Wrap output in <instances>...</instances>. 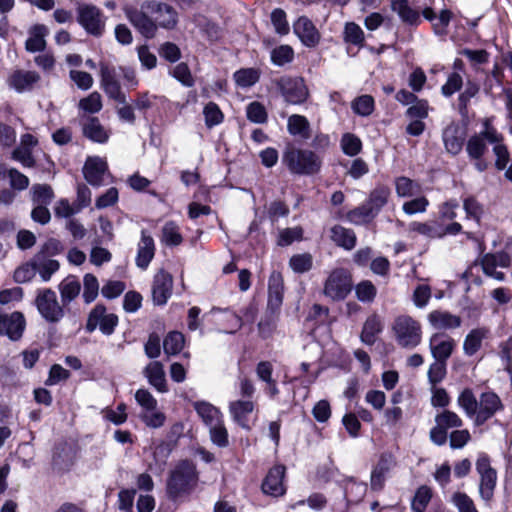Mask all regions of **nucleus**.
<instances>
[{
	"label": "nucleus",
	"mask_w": 512,
	"mask_h": 512,
	"mask_svg": "<svg viewBox=\"0 0 512 512\" xmlns=\"http://www.w3.org/2000/svg\"><path fill=\"white\" fill-rule=\"evenodd\" d=\"M125 15L135 29L146 39H153L158 28L172 30L178 23L176 9L164 2L146 0L139 9L129 8Z\"/></svg>",
	"instance_id": "1"
},
{
	"label": "nucleus",
	"mask_w": 512,
	"mask_h": 512,
	"mask_svg": "<svg viewBox=\"0 0 512 512\" xmlns=\"http://www.w3.org/2000/svg\"><path fill=\"white\" fill-rule=\"evenodd\" d=\"M282 163L293 175L313 176L321 171L323 161L315 151L290 146L283 152Z\"/></svg>",
	"instance_id": "2"
},
{
	"label": "nucleus",
	"mask_w": 512,
	"mask_h": 512,
	"mask_svg": "<svg viewBox=\"0 0 512 512\" xmlns=\"http://www.w3.org/2000/svg\"><path fill=\"white\" fill-rule=\"evenodd\" d=\"M197 481L195 465L191 461L183 460L171 471L167 481V492L175 500L191 493L196 487Z\"/></svg>",
	"instance_id": "3"
},
{
	"label": "nucleus",
	"mask_w": 512,
	"mask_h": 512,
	"mask_svg": "<svg viewBox=\"0 0 512 512\" xmlns=\"http://www.w3.org/2000/svg\"><path fill=\"white\" fill-rule=\"evenodd\" d=\"M392 331L397 344L402 348L413 349L422 340V326L409 315H399L394 319Z\"/></svg>",
	"instance_id": "4"
},
{
	"label": "nucleus",
	"mask_w": 512,
	"mask_h": 512,
	"mask_svg": "<svg viewBox=\"0 0 512 512\" xmlns=\"http://www.w3.org/2000/svg\"><path fill=\"white\" fill-rule=\"evenodd\" d=\"M35 305L39 314L49 323H58L65 316V306L59 303L55 291L50 288L38 290Z\"/></svg>",
	"instance_id": "5"
},
{
	"label": "nucleus",
	"mask_w": 512,
	"mask_h": 512,
	"mask_svg": "<svg viewBox=\"0 0 512 512\" xmlns=\"http://www.w3.org/2000/svg\"><path fill=\"white\" fill-rule=\"evenodd\" d=\"M352 290L350 273L343 268L334 269L324 283L323 293L333 301L344 300Z\"/></svg>",
	"instance_id": "6"
},
{
	"label": "nucleus",
	"mask_w": 512,
	"mask_h": 512,
	"mask_svg": "<svg viewBox=\"0 0 512 512\" xmlns=\"http://www.w3.org/2000/svg\"><path fill=\"white\" fill-rule=\"evenodd\" d=\"M105 16L95 5L80 4L77 7V22L86 33L101 37L105 32Z\"/></svg>",
	"instance_id": "7"
},
{
	"label": "nucleus",
	"mask_w": 512,
	"mask_h": 512,
	"mask_svg": "<svg viewBox=\"0 0 512 512\" xmlns=\"http://www.w3.org/2000/svg\"><path fill=\"white\" fill-rule=\"evenodd\" d=\"M435 423L436 425L429 432V438L435 445L443 446L447 442V431L460 428L463 420L456 412L445 409L436 414Z\"/></svg>",
	"instance_id": "8"
},
{
	"label": "nucleus",
	"mask_w": 512,
	"mask_h": 512,
	"mask_svg": "<svg viewBox=\"0 0 512 512\" xmlns=\"http://www.w3.org/2000/svg\"><path fill=\"white\" fill-rule=\"evenodd\" d=\"M476 471L480 475L479 495L484 501L489 502L494 496L497 472L491 467L488 455H479L476 461Z\"/></svg>",
	"instance_id": "9"
},
{
	"label": "nucleus",
	"mask_w": 512,
	"mask_h": 512,
	"mask_svg": "<svg viewBox=\"0 0 512 512\" xmlns=\"http://www.w3.org/2000/svg\"><path fill=\"white\" fill-rule=\"evenodd\" d=\"M277 86L289 104L299 105L308 98L309 91L302 78L281 77L277 81Z\"/></svg>",
	"instance_id": "10"
},
{
	"label": "nucleus",
	"mask_w": 512,
	"mask_h": 512,
	"mask_svg": "<svg viewBox=\"0 0 512 512\" xmlns=\"http://www.w3.org/2000/svg\"><path fill=\"white\" fill-rule=\"evenodd\" d=\"M118 324V317L113 313H106L103 305H96L88 316L86 330L93 332L97 327L105 335H111Z\"/></svg>",
	"instance_id": "11"
},
{
	"label": "nucleus",
	"mask_w": 512,
	"mask_h": 512,
	"mask_svg": "<svg viewBox=\"0 0 512 512\" xmlns=\"http://www.w3.org/2000/svg\"><path fill=\"white\" fill-rule=\"evenodd\" d=\"M502 409V401L496 393L491 391L481 393L478 400L477 412L473 418L474 424L476 426H482Z\"/></svg>",
	"instance_id": "12"
},
{
	"label": "nucleus",
	"mask_w": 512,
	"mask_h": 512,
	"mask_svg": "<svg viewBox=\"0 0 512 512\" xmlns=\"http://www.w3.org/2000/svg\"><path fill=\"white\" fill-rule=\"evenodd\" d=\"M510 264L511 257L505 251L486 253L480 258V265L482 267L483 273L497 281H504L505 274L503 272L496 271V268H507L510 266Z\"/></svg>",
	"instance_id": "13"
},
{
	"label": "nucleus",
	"mask_w": 512,
	"mask_h": 512,
	"mask_svg": "<svg viewBox=\"0 0 512 512\" xmlns=\"http://www.w3.org/2000/svg\"><path fill=\"white\" fill-rule=\"evenodd\" d=\"M101 86L109 98L118 103H125L126 97L117 79L116 69L106 63H100Z\"/></svg>",
	"instance_id": "14"
},
{
	"label": "nucleus",
	"mask_w": 512,
	"mask_h": 512,
	"mask_svg": "<svg viewBox=\"0 0 512 512\" xmlns=\"http://www.w3.org/2000/svg\"><path fill=\"white\" fill-rule=\"evenodd\" d=\"M25 325V318L21 312L4 313L0 311V335L17 341L22 337Z\"/></svg>",
	"instance_id": "15"
},
{
	"label": "nucleus",
	"mask_w": 512,
	"mask_h": 512,
	"mask_svg": "<svg viewBox=\"0 0 512 512\" xmlns=\"http://www.w3.org/2000/svg\"><path fill=\"white\" fill-rule=\"evenodd\" d=\"M293 31L305 47L314 48L320 43L321 34L307 16H300L293 23Z\"/></svg>",
	"instance_id": "16"
},
{
	"label": "nucleus",
	"mask_w": 512,
	"mask_h": 512,
	"mask_svg": "<svg viewBox=\"0 0 512 512\" xmlns=\"http://www.w3.org/2000/svg\"><path fill=\"white\" fill-rule=\"evenodd\" d=\"M83 174L90 185L99 187L104 184L105 177L109 175L108 164L101 157H88L83 167Z\"/></svg>",
	"instance_id": "17"
},
{
	"label": "nucleus",
	"mask_w": 512,
	"mask_h": 512,
	"mask_svg": "<svg viewBox=\"0 0 512 512\" xmlns=\"http://www.w3.org/2000/svg\"><path fill=\"white\" fill-rule=\"evenodd\" d=\"M173 278L165 270H159L153 280L152 298L156 305H164L172 295Z\"/></svg>",
	"instance_id": "18"
},
{
	"label": "nucleus",
	"mask_w": 512,
	"mask_h": 512,
	"mask_svg": "<svg viewBox=\"0 0 512 512\" xmlns=\"http://www.w3.org/2000/svg\"><path fill=\"white\" fill-rule=\"evenodd\" d=\"M40 79V74L36 71L16 69L8 77L7 83L16 92L24 93L33 90Z\"/></svg>",
	"instance_id": "19"
},
{
	"label": "nucleus",
	"mask_w": 512,
	"mask_h": 512,
	"mask_svg": "<svg viewBox=\"0 0 512 512\" xmlns=\"http://www.w3.org/2000/svg\"><path fill=\"white\" fill-rule=\"evenodd\" d=\"M285 471L286 468L283 465H276L268 471L261 485L264 494L279 497L285 493L286 490L283 484Z\"/></svg>",
	"instance_id": "20"
},
{
	"label": "nucleus",
	"mask_w": 512,
	"mask_h": 512,
	"mask_svg": "<svg viewBox=\"0 0 512 512\" xmlns=\"http://www.w3.org/2000/svg\"><path fill=\"white\" fill-rule=\"evenodd\" d=\"M82 134L92 142L104 144L110 138L109 131L101 124L95 116H87L80 121Z\"/></svg>",
	"instance_id": "21"
},
{
	"label": "nucleus",
	"mask_w": 512,
	"mask_h": 512,
	"mask_svg": "<svg viewBox=\"0 0 512 512\" xmlns=\"http://www.w3.org/2000/svg\"><path fill=\"white\" fill-rule=\"evenodd\" d=\"M38 144V140L30 133L23 134L20 138V144L12 152V158L20 162L24 167H33L35 159L32 155V149Z\"/></svg>",
	"instance_id": "22"
},
{
	"label": "nucleus",
	"mask_w": 512,
	"mask_h": 512,
	"mask_svg": "<svg viewBox=\"0 0 512 512\" xmlns=\"http://www.w3.org/2000/svg\"><path fill=\"white\" fill-rule=\"evenodd\" d=\"M395 461L391 454L384 453L380 456L376 466L373 468L371 473V489L374 491H380L383 489L385 484L386 475L394 467Z\"/></svg>",
	"instance_id": "23"
},
{
	"label": "nucleus",
	"mask_w": 512,
	"mask_h": 512,
	"mask_svg": "<svg viewBox=\"0 0 512 512\" xmlns=\"http://www.w3.org/2000/svg\"><path fill=\"white\" fill-rule=\"evenodd\" d=\"M429 324L437 330H453L462 324V319L448 311L434 310L427 316Z\"/></svg>",
	"instance_id": "24"
},
{
	"label": "nucleus",
	"mask_w": 512,
	"mask_h": 512,
	"mask_svg": "<svg viewBox=\"0 0 512 512\" xmlns=\"http://www.w3.org/2000/svg\"><path fill=\"white\" fill-rule=\"evenodd\" d=\"M455 347L452 338L443 339V335L435 333L430 337L429 348L432 356L437 361L446 362L451 356Z\"/></svg>",
	"instance_id": "25"
},
{
	"label": "nucleus",
	"mask_w": 512,
	"mask_h": 512,
	"mask_svg": "<svg viewBox=\"0 0 512 512\" xmlns=\"http://www.w3.org/2000/svg\"><path fill=\"white\" fill-rule=\"evenodd\" d=\"M155 255V243L151 235L147 234L146 231H142L141 239L138 243L136 265L138 268L145 270L148 268L150 262Z\"/></svg>",
	"instance_id": "26"
},
{
	"label": "nucleus",
	"mask_w": 512,
	"mask_h": 512,
	"mask_svg": "<svg viewBox=\"0 0 512 512\" xmlns=\"http://www.w3.org/2000/svg\"><path fill=\"white\" fill-rule=\"evenodd\" d=\"M445 149L452 155H457L463 148L465 134L456 124L448 125L442 133Z\"/></svg>",
	"instance_id": "27"
},
{
	"label": "nucleus",
	"mask_w": 512,
	"mask_h": 512,
	"mask_svg": "<svg viewBox=\"0 0 512 512\" xmlns=\"http://www.w3.org/2000/svg\"><path fill=\"white\" fill-rule=\"evenodd\" d=\"M255 408L250 400H236L230 403L229 412L232 419L243 429L250 430L249 416Z\"/></svg>",
	"instance_id": "28"
},
{
	"label": "nucleus",
	"mask_w": 512,
	"mask_h": 512,
	"mask_svg": "<svg viewBox=\"0 0 512 512\" xmlns=\"http://www.w3.org/2000/svg\"><path fill=\"white\" fill-rule=\"evenodd\" d=\"M383 327V320L380 315L376 313L369 315L362 327L361 341L366 345L372 346L376 342L377 336L382 333Z\"/></svg>",
	"instance_id": "29"
},
{
	"label": "nucleus",
	"mask_w": 512,
	"mask_h": 512,
	"mask_svg": "<svg viewBox=\"0 0 512 512\" xmlns=\"http://www.w3.org/2000/svg\"><path fill=\"white\" fill-rule=\"evenodd\" d=\"M144 376L147 378L149 384L153 386L158 392L166 393L168 391L165 371L163 364L159 361L150 362L143 371Z\"/></svg>",
	"instance_id": "30"
},
{
	"label": "nucleus",
	"mask_w": 512,
	"mask_h": 512,
	"mask_svg": "<svg viewBox=\"0 0 512 512\" xmlns=\"http://www.w3.org/2000/svg\"><path fill=\"white\" fill-rule=\"evenodd\" d=\"M391 9L408 25L417 26L421 23L419 11L414 9L408 0H392Z\"/></svg>",
	"instance_id": "31"
},
{
	"label": "nucleus",
	"mask_w": 512,
	"mask_h": 512,
	"mask_svg": "<svg viewBox=\"0 0 512 512\" xmlns=\"http://www.w3.org/2000/svg\"><path fill=\"white\" fill-rule=\"evenodd\" d=\"M489 335V329L478 327L472 329L465 337L463 342V352L466 356L475 355L482 347V342Z\"/></svg>",
	"instance_id": "32"
},
{
	"label": "nucleus",
	"mask_w": 512,
	"mask_h": 512,
	"mask_svg": "<svg viewBox=\"0 0 512 512\" xmlns=\"http://www.w3.org/2000/svg\"><path fill=\"white\" fill-rule=\"evenodd\" d=\"M30 36L25 42V49L28 52H42L46 49L47 42L45 37L48 34V29L43 24H36L30 29Z\"/></svg>",
	"instance_id": "33"
},
{
	"label": "nucleus",
	"mask_w": 512,
	"mask_h": 512,
	"mask_svg": "<svg viewBox=\"0 0 512 512\" xmlns=\"http://www.w3.org/2000/svg\"><path fill=\"white\" fill-rule=\"evenodd\" d=\"M58 289L61 296V303L63 306H67L79 296L81 284L76 276L69 275L60 282Z\"/></svg>",
	"instance_id": "34"
},
{
	"label": "nucleus",
	"mask_w": 512,
	"mask_h": 512,
	"mask_svg": "<svg viewBox=\"0 0 512 512\" xmlns=\"http://www.w3.org/2000/svg\"><path fill=\"white\" fill-rule=\"evenodd\" d=\"M330 239L345 250H352L356 246L355 232L341 225H334L330 229Z\"/></svg>",
	"instance_id": "35"
},
{
	"label": "nucleus",
	"mask_w": 512,
	"mask_h": 512,
	"mask_svg": "<svg viewBox=\"0 0 512 512\" xmlns=\"http://www.w3.org/2000/svg\"><path fill=\"white\" fill-rule=\"evenodd\" d=\"M36 272L39 273L43 282H48L52 275L56 273L60 264L57 260L43 256V253H36L33 257Z\"/></svg>",
	"instance_id": "36"
},
{
	"label": "nucleus",
	"mask_w": 512,
	"mask_h": 512,
	"mask_svg": "<svg viewBox=\"0 0 512 512\" xmlns=\"http://www.w3.org/2000/svg\"><path fill=\"white\" fill-rule=\"evenodd\" d=\"M193 406L199 417L208 427L216 425L222 421V414L220 410L211 403L206 401H197Z\"/></svg>",
	"instance_id": "37"
},
{
	"label": "nucleus",
	"mask_w": 512,
	"mask_h": 512,
	"mask_svg": "<svg viewBox=\"0 0 512 512\" xmlns=\"http://www.w3.org/2000/svg\"><path fill=\"white\" fill-rule=\"evenodd\" d=\"M287 130L292 136H298L305 140L310 138V123L303 115L293 114L289 116L287 121Z\"/></svg>",
	"instance_id": "38"
},
{
	"label": "nucleus",
	"mask_w": 512,
	"mask_h": 512,
	"mask_svg": "<svg viewBox=\"0 0 512 512\" xmlns=\"http://www.w3.org/2000/svg\"><path fill=\"white\" fill-rule=\"evenodd\" d=\"M458 406L464 411L468 418L473 419L478 408V399L470 388H465L457 398Z\"/></svg>",
	"instance_id": "39"
},
{
	"label": "nucleus",
	"mask_w": 512,
	"mask_h": 512,
	"mask_svg": "<svg viewBox=\"0 0 512 512\" xmlns=\"http://www.w3.org/2000/svg\"><path fill=\"white\" fill-rule=\"evenodd\" d=\"M409 231L417 232L428 238H441L442 224L437 221L417 222L409 224Z\"/></svg>",
	"instance_id": "40"
},
{
	"label": "nucleus",
	"mask_w": 512,
	"mask_h": 512,
	"mask_svg": "<svg viewBox=\"0 0 512 512\" xmlns=\"http://www.w3.org/2000/svg\"><path fill=\"white\" fill-rule=\"evenodd\" d=\"M389 196L390 190L388 187L383 185L377 186L371 191L366 203L377 216L380 210L387 204Z\"/></svg>",
	"instance_id": "41"
},
{
	"label": "nucleus",
	"mask_w": 512,
	"mask_h": 512,
	"mask_svg": "<svg viewBox=\"0 0 512 512\" xmlns=\"http://www.w3.org/2000/svg\"><path fill=\"white\" fill-rule=\"evenodd\" d=\"M343 40L347 44L362 48L365 42L364 31L355 22H347L344 26Z\"/></svg>",
	"instance_id": "42"
},
{
	"label": "nucleus",
	"mask_w": 512,
	"mask_h": 512,
	"mask_svg": "<svg viewBox=\"0 0 512 512\" xmlns=\"http://www.w3.org/2000/svg\"><path fill=\"white\" fill-rule=\"evenodd\" d=\"M375 217L376 214L372 211L366 202L361 206L350 210L346 215L347 220L354 225L367 224Z\"/></svg>",
	"instance_id": "43"
},
{
	"label": "nucleus",
	"mask_w": 512,
	"mask_h": 512,
	"mask_svg": "<svg viewBox=\"0 0 512 512\" xmlns=\"http://www.w3.org/2000/svg\"><path fill=\"white\" fill-rule=\"evenodd\" d=\"M233 78L237 86L248 88L259 81L260 71L256 68H242L234 73Z\"/></svg>",
	"instance_id": "44"
},
{
	"label": "nucleus",
	"mask_w": 512,
	"mask_h": 512,
	"mask_svg": "<svg viewBox=\"0 0 512 512\" xmlns=\"http://www.w3.org/2000/svg\"><path fill=\"white\" fill-rule=\"evenodd\" d=\"M182 241L183 238L177 224L173 221L166 222L162 227L161 242L167 246H178Z\"/></svg>",
	"instance_id": "45"
},
{
	"label": "nucleus",
	"mask_w": 512,
	"mask_h": 512,
	"mask_svg": "<svg viewBox=\"0 0 512 512\" xmlns=\"http://www.w3.org/2000/svg\"><path fill=\"white\" fill-rule=\"evenodd\" d=\"M184 336L178 331L167 334L163 341V349L167 355H177L184 347Z\"/></svg>",
	"instance_id": "46"
},
{
	"label": "nucleus",
	"mask_w": 512,
	"mask_h": 512,
	"mask_svg": "<svg viewBox=\"0 0 512 512\" xmlns=\"http://www.w3.org/2000/svg\"><path fill=\"white\" fill-rule=\"evenodd\" d=\"M340 146L343 153L354 157L362 150V141L353 133H344L340 140Z\"/></svg>",
	"instance_id": "47"
},
{
	"label": "nucleus",
	"mask_w": 512,
	"mask_h": 512,
	"mask_svg": "<svg viewBox=\"0 0 512 512\" xmlns=\"http://www.w3.org/2000/svg\"><path fill=\"white\" fill-rule=\"evenodd\" d=\"M432 498V490L426 486H420L412 499L411 508L414 512H425Z\"/></svg>",
	"instance_id": "48"
},
{
	"label": "nucleus",
	"mask_w": 512,
	"mask_h": 512,
	"mask_svg": "<svg viewBox=\"0 0 512 512\" xmlns=\"http://www.w3.org/2000/svg\"><path fill=\"white\" fill-rule=\"evenodd\" d=\"M270 57L274 65L281 67L293 61L294 50L290 45L283 44L272 49Z\"/></svg>",
	"instance_id": "49"
},
{
	"label": "nucleus",
	"mask_w": 512,
	"mask_h": 512,
	"mask_svg": "<svg viewBox=\"0 0 512 512\" xmlns=\"http://www.w3.org/2000/svg\"><path fill=\"white\" fill-rule=\"evenodd\" d=\"M32 202L35 205H49L53 198L54 193L51 186L47 184H35L32 189Z\"/></svg>",
	"instance_id": "50"
},
{
	"label": "nucleus",
	"mask_w": 512,
	"mask_h": 512,
	"mask_svg": "<svg viewBox=\"0 0 512 512\" xmlns=\"http://www.w3.org/2000/svg\"><path fill=\"white\" fill-rule=\"evenodd\" d=\"M375 102L371 95H361L355 98L351 103L353 112L359 116H369L374 111Z\"/></svg>",
	"instance_id": "51"
},
{
	"label": "nucleus",
	"mask_w": 512,
	"mask_h": 512,
	"mask_svg": "<svg viewBox=\"0 0 512 512\" xmlns=\"http://www.w3.org/2000/svg\"><path fill=\"white\" fill-rule=\"evenodd\" d=\"M270 20L277 34L284 36L290 32L287 14L283 9H273L270 15Z\"/></svg>",
	"instance_id": "52"
},
{
	"label": "nucleus",
	"mask_w": 512,
	"mask_h": 512,
	"mask_svg": "<svg viewBox=\"0 0 512 512\" xmlns=\"http://www.w3.org/2000/svg\"><path fill=\"white\" fill-rule=\"evenodd\" d=\"M463 209L467 219L480 223L484 209L483 205L474 196H468L463 199Z\"/></svg>",
	"instance_id": "53"
},
{
	"label": "nucleus",
	"mask_w": 512,
	"mask_h": 512,
	"mask_svg": "<svg viewBox=\"0 0 512 512\" xmlns=\"http://www.w3.org/2000/svg\"><path fill=\"white\" fill-rule=\"evenodd\" d=\"M83 299L84 302L89 304L93 302L99 293V282L95 275L93 274H85L83 278Z\"/></svg>",
	"instance_id": "54"
},
{
	"label": "nucleus",
	"mask_w": 512,
	"mask_h": 512,
	"mask_svg": "<svg viewBox=\"0 0 512 512\" xmlns=\"http://www.w3.org/2000/svg\"><path fill=\"white\" fill-rule=\"evenodd\" d=\"M313 265L312 255L309 253L295 254L289 260V266L293 272L302 274L308 272Z\"/></svg>",
	"instance_id": "55"
},
{
	"label": "nucleus",
	"mask_w": 512,
	"mask_h": 512,
	"mask_svg": "<svg viewBox=\"0 0 512 512\" xmlns=\"http://www.w3.org/2000/svg\"><path fill=\"white\" fill-rule=\"evenodd\" d=\"M355 293L359 301L363 303H371L376 297L377 289L371 281L364 280L356 285Z\"/></svg>",
	"instance_id": "56"
},
{
	"label": "nucleus",
	"mask_w": 512,
	"mask_h": 512,
	"mask_svg": "<svg viewBox=\"0 0 512 512\" xmlns=\"http://www.w3.org/2000/svg\"><path fill=\"white\" fill-rule=\"evenodd\" d=\"M78 107L80 110L89 114L98 113L103 107L101 95L96 91L92 92L79 101Z\"/></svg>",
	"instance_id": "57"
},
{
	"label": "nucleus",
	"mask_w": 512,
	"mask_h": 512,
	"mask_svg": "<svg viewBox=\"0 0 512 512\" xmlns=\"http://www.w3.org/2000/svg\"><path fill=\"white\" fill-rule=\"evenodd\" d=\"M486 150L487 146L481 135H474L467 142L466 151L471 159H480Z\"/></svg>",
	"instance_id": "58"
},
{
	"label": "nucleus",
	"mask_w": 512,
	"mask_h": 512,
	"mask_svg": "<svg viewBox=\"0 0 512 512\" xmlns=\"http://www.w3.org/2000/svg\"><path fill=\"white\" fill-rule=\"evenodd\" d=\"M53 467L58 470H67L73 465L71 449L68 447L57 448L53 455Z\"/></svg>",
	"instance_id": "59"
},
{
	"label": "nucleus",
	"mask_w": 512,
	"mask_h": 512,
	"mask_svg": "<svg viewBox=\"0 0 512 512\" xmlns=\"http://www.w3.org/2000/svg\"><path fill=\"white\" fill-rule=\"evenodd\" d=\"M205 124L208 128H212L219 125L223 121V113L221 112L218 105L214 102H209L203 110Z\"/></svg>",
	"instance_id": "60"
},
{
	"label": "nucleus",
	"mask_w": 512,
	"mask_h": 512,
	"mask_svg": "<svg viewBox=\"0 0 512 512\" xmlns=\"http://www.w3.org/2000/svg\"><path fill=\"white\" fill-rule=\"evenodd\" d=\"M451 502L458 512H478L473 499L464 492H455L451 497Z\"/></svg>",
	"instance_id": "61"
},
{
	"label": "nucleus",
	"mask_w": 512,
	"mask_h": 512,
	"mask_svg": "<svg viewBox=\"0 0 512 512\" xmlns=\"http://www.w3.org/2000/svg\"><path fill=\"white\" fill-rule=\"evenodd\" d=\"M246 115L249 121L257 124H263L268 119L265 107L257 101H254L247 106Z\"/></svg>",
	"instance_id": "62"
},
{
	"label": "nucleus",
	"mask_w": 512,
	"mask_h": 512,
	"mask_svg": "<svg viewBox=\"0 0 512 512\" xmlns=\"http://www.w3.org/2000/svg\"><path fill=\"white\" fill-rule=\"evenodd\" d=\"M36 273V268L32 258L31 261L22 264L14 271L13 278L17 283H27L34 278Z\"/></svg>",
	"instance_id": "63"
},
{
	"label": "nucleus",
	"mask_w": 512,
	"mask_h": 512,
	"mask_svg": "<svg viewBox=\"0 0 512 512\" xmlns=\"http://www.w3.org/2000/svg\"><path fill=\"white\" fill-rule=\"evenodd\" d=\"M135 400L146 411H154L157 408L156 398L147 389H138L135 393Z\"/></svg>",
	"instance_id": "64"
}]
</instances>
